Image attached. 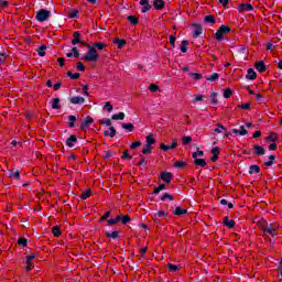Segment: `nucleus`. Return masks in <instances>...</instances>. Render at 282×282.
<instances>
[{
    "label": "nucleus",
    "mask_w": 282,
    "mask_h": 282,
    "mask_svg": "<svg viewBox=\"0 0 282 282\" xmlns=\"http://www.w3.org/2000/svg\"><path fill=\"white\" fill-rule=\"evenodd\" d=\"M85 47L88 48V52L82 56V61H87V63H96L100 55H98V51L93 47L90 44L84 43Z\"/></svg>",
    "instance_id": "obj_1"
},
{
    "label": "nucleus",
    "mask_w": 282,
    "mask_h": 282,
    "mask_svg": "<svg viewBox=\"0 0 282 282\" xmlns=\"http://www.w3.org/2000/svg\"><path fill=\"white\" fill-rule=\"evenodd\" d=\"M155 135L153 133H150L145 138V147L142 149L141 153L143 155H151L153 153V144H155Z\"/></svg>",
    "instance_id": "obj_2"
},
{
    "label": "nucleus",
    "mask_w": 282,
    "mask_h": 282,
    "mask_svg": "<svg viewBox=\"0 0 282 282\" xmlns=\"http://www.w3.org/2000/svg\"><path fill=\"white\" fill-rule=\"evenodd\" d=\"M279 224L278 223H273L270 225H267L262 228V232L264 235V237H276V235H279Z\"/></svg>",
    "instance_id": "obj_3"
},
{
    "label": "nucleus",
    "mask_w": 282,
    "mask_h": 282,
    "mask_svg": "<svg viewBox=\"0 0 282 282\" xmlns=\"http://www.w3.org/2000/svg\"><path fill=\"white\" fill-rule=\"evenodd\" d=\"M229 32L230 26L221 25L216 32V41H218V43H221V41H224V35L229 34Z\"/></svg>",
    "instance_id": "obj_4"
},
{
    "label": "nucleus",
    "mask_w": 282,
    "mask_h": 282,
    "mask_svg": "<svg viewBox=\"0 0 282 282\" xmlns=\"http://www.w3.org/2000/svg\"><path fill=\"white\" fill-rule=\"evenodd\" d=\"M50 14L51 12L45 10V9H41L40 11H37V13L35 14V19L36 21H39L40 23H44V21H47V19H50Z\"/></svg>",
    "instance_id": "obj_5"
},
{
    "label": "nucleus",
    "mask_w": 282,
    "mask_h": 282,
    "mask_svg": "<svg viewBox=\"0 0 282 282\" xmlns=\"http://www.w3.org/2000/svg\"><path fill=\"white\" fill-rule=\"evenodd\" d=\"M139 4L141 7L142 14H145V12H149V10H151V8H153V6H151V3H149V0H140Z\"/></svg>",
    "instance_id": "obj_6"
},
{
    "label": "nucleus",
    "mask_w": 282,
    "mask_h": 282,
    "mask_svg": "<svg viewBox=\"0 0 282 282\" xmlns=\"http://www.w3.org/2000/svg\"><path fill=\"white\" fill-rule=\"evenodd\" d=\"M160 178L163 182H166V184H171V181L173 180V174L171 172H162Z\"/></svg>",
    "instance_id": "obj_7"
},
{
    "label": "nucleus",
    "mask_w": 282,
    "mask_h": 282,
    "mask_svg": "<svg viewBox=\"0 0 282 282\" xmlns=\"http://www.w3.org/2000/svg\"><path fill=\"white\" fill-rule=\"evenodd\" d=\"M160 149H161V151H169V150H171V149H177V140H173L172 141V144L171 145H166V144H164V143H161L160 144Z\"/></svg>",
    "instance_id": "obj_8"
},
{
    "label": "nucleus",
    "mask_w": 282,
    "mask_h": 282,
    "mask_svg": "<svg viewBox=\"0 0 282 282\" xmlns=\"http://www.w3.org/2000/svg\"><path fill=\"white\" fill-rule=\"evenodd\" d=\"M193 30V39H198V36H202V24H192Z\"/></svg>",
    "instance_id": "obj_9"
},
{
    "label": "nucleus",
    "mask_w": 282,
    "mask_h": 282,
    "mask_svg": "<svg viewBox=\"0 0 282 282\" xmlns=\"http://www.w3.org/2000/svg\"><path fill=\"white\" fill-rule=\"evenodd\" d=\"M78 43H83L85 45V41L80 40V33L78 31H75L73 33L72 44L73 45H78Z\"/></svg>",
    "instance_id": "obj_10"
},
{
    "label": "nucleus",
    "mask_w": 282,
    "mask_h": 282,
    "mask_svg": "<svg viewBox=\"0 0 282 282\" xmlns=\"http://www.w3.org/2000/svg\"><path fill=\"white\" fill-rule=\"evenodd\" d=\"M112 43H115V45H117L118 50H122V47H124L127 45V41L126 40H121L119 37H115L112 40Z\"/></svg>",
    "instance_id": "obj_11"
},
{
    "label": "nucleus",
    "mask_w": 282,
    "mask_h": 282,
    "mask_svg": "<svg viewBox=\"0 0 282 282\" xmlns=\"http://www.w3.org/2000/svg\"><path fill=\"white\" fill-rule=\"evenodd\" d=\"M69 102H70L72 105H84L85 98H84V97H80V96L72 97V98L69 99Z\"/></svg>",
    "instance_id": "obj_12"
},
{
    "label": "nucleus",
    "mask_w": 282,
    "mask_h": 282,
    "mask_svg": "<svg viewBox=\"0 0 282 282\" xmlns=\"http://www.w3.org/2000/svg\"><path fill=\"white\" fill-rule=\"evenodd\" d=\"M169 214L165 213L164 210H160L154 215V221L155 224H160V219H164Z\"/></svg>",
    "instance_id": "obj_13"
},
{
    "label": "nucleus",
    "mask_w": 282,
    "mask_h": 282,
    "mask_svg": "<svg viewBox=\"0 0 282 282\" xmlns=\"http://www.w3.org/2000/svg\"><path fill=\"white\" fill-rule=\"evenodd\" d=\"M76 142H78V138H76V135L72 134V135L66 140V147H68L69 149H72V147H74V144H76Z\"/></svg>",
    "instance_id": "obj_14"
},
{
    "label": "nucleus",
    "mask_w": 282,
    "mask_h": 282,
    "mask_svg": "<svg viewBox=\"0 0 282 282\" xmlns=\"http://www.w3.org/2000/svg\"><path fill=\"white\" fill-rule=\"evenodd\" d=\"M252 10H254V8L250 3L241 4L239 7V12H252Z\"/></svg>",
    "instance_id": "obj_15"
},
{
    "label": "nucleus",
    "mask_w": 282,
    "mask_h": 282,
    "mask_svg": "<svg viewBox=\"0 0 282 282\" xmlns=\"http://www.w3.org/2000/svg\"><path fill=\"white\" fill-rule=\"evenodd\" d=\"M154 10H164V0H154L153 1Z\"/></svg>",
    "instance_id": "obj_16"
},
{
    "label": "nucleus",
    "mask_w": 282,
    "mask_h": 282,
    "mask_svg": "<svg viewBox=\"0 0 282 282\" xmlns=\"http://www.w3.org/2000/svg\"><path fill=\"white\" fill-rule=\"evenodd\" d=\"M231 133H236L238 135H248V130L243 126L240 127V129H232Z\"/></svg>",
    "instance_id": "obj_17"
},
{
    "label": "nucleus",
    "mask_w": 282,
    "mask_h": 282,
    "mask_svg": "<svg viewBox=\"0 0 282 282\" xmlns=\"http://www.w3.org/2000/svg\"><path fill=\"white\" fill-rule=\"evenodd\" d=\"M253 151L256 155H265V149L261 145H253Z\"/></svg>",
    "instance_id": "obj_18"
},
{
    "label": "nucleus",
    "mask_w": 282,
    "mask_h": 282,
    "mask_svg": "<svg viewBox=\"0 0 282 282\" xmlns=\"http://www.w3.org/2000/svg\"><path fill=\"white\" fill-rule=\"evenodd\" d=\"M256 69L258 72H260L261 74H263V72H265V64L263 63V61L257 62L256 63Z\"/></svg>",
    "instance_id": "obj_19"
},
{
    "label": "nucleus",
    "mask_w": 282,
    "mask_h": 282,
    "mask_svg": "<svg viewBox=\"0 0 282 282\" xmlns=\"http://www.w3.org/2000/svg\"><path fill=\"white\" fill-rule=\"evenodd\" d=\"M247 78L248 80H254L257 78V72H254L252 68H249L247 70Z\"/></svg>",
    "instance_id": "obj_20"
},
{
    "label": "nucleus",
    "mask_w": 282,
    "mask_h": 282,
    "mask_svg": "<svg viewBox=\"0 0 282 282\" xmlns=\"http://www.w3.org/2000/svg\"><path fill=\"white\" fill-rule=\"evenodd\" d=\"M267 140L269 142H279V134L276 132H270Z\"/></svg>",
    "instance_id": "obj_21"
},
{
    "label": "nucleus",
    "mask_w": 282,
    "mask_h": 282,
    "mask_svg": "<svg viewBox=\"0 0 282 282\" xmlns=\"http://www.w3.org/2000/svg\"><path fill=\"white\" fill-rule=\"evenodd\" d=\"M104 135L109 137V138H116V128L110 127L109 131H105Z\"/></svg>",
    "instance_id": "obj_22"
},
{
    "label": "nucleus",
    "mask_w": 282,
    "mask_h": 282,
    "mask_svg": "<svg viewBox=\"0 0 282 282\" xmlns=\"http://www.w3.org/2000/svg\"><path fill=\"white\" fill-rule=\"evenodd\" d=\"M95 50H99L102 51L105 50V47H107V44L102 43V42H96L91 45Z\"/></svg>",
    "instance_id": "obj_23"
},
{
    "label": "nucleus",
    "mask_w": 282,
    "mask_h": 282,
    "mask_svg": "<svg viewBox=\"0 0 282 282\" xmlns=\"http://www.w3.org/2000/svg\"><path fill=\"white\" fill-rule=\"evenodd\" d=\"M186 213H188V210L181 207H176L174 210V215H176L177 217L186 215Z\"/></svg>",
    "instance_id": "obj_24"
},
{
    "label": "nucleus",
    "mask_w": 282,
    "mask_h": 282,
    "mask_svg": "<svg viewBox=\"0 0 282 282\" xmlns=\"http://www.w3.org/2000/svg\"><path fill=\"white\" fill-rule=\"evenodd\" d=\"M224 224L227 226V228H235V220L229 219L228 217H225Z\"/></svg>",
    "instance_id": "obj_25"
},
{
    "label": "nucleus",
    "mask_w": 282,
    "mask_h": 282,
    "mask_svg": "<svg viewBox=\"0 0 282 282\" xmlns=\"http://www.w3.org/2000/svg\"><path fill=\"white\" fill-rule=\"evenodd\" d=\"M93 122H94V118L87 117L84 123H82V129H87V127H89V124H91Z\"/></svg>",
    "instance_id": "obj_26"
},
{
    "label": "nucleus",
    "mask_w": 282,
    "mask_h": 282,
    "mask_svg": "<svg viewBox=\"0 0 282 282\" xmlns=\"http://www.w3.org/2000/svg\"><path fill=\"white\" fill-rule=\"evenodd\" d=\"M188 41L186 40H183L182 43H181V52L183 54H186V52H188Z\"/></svg>",
    "instance_id": "obj_27"
},
{
    "label": "nucleus",
    "mask_w": 282,
    "mask_h": 282,
    "mask_svg": "<svg viewBox=\"0 0 282 282\" xmlns=\"http://www.w3.org/2000/svg\"><path fill=\"white\" fill-rule=\"evenodd\" d=\"M166 199H170V202H173L175 199V196L169 194V193H164L161 196V202H166Z\"/></svg>",
    "instance_id": "obj_28"
},
{
    "label": "nucleus",
    "mask_w": 282,
    "mask_h": 282,
    "mask_svg": "<svg viewBox=\"0 0 282 282\" xmlns=\"http://www.w3.org/2000/svg\"><path fill=\"white\" fill-rule=\"evenodd\" d=\"M52 109H61V99L58 97L53 99Z\"/></svg>",
    "instance_id": "obj_29"
},
{
    "label": "nucleus",
    "mask_w": 282,
    "mask_h": 282,
    "mask_svg": "<svg viewBox=\"0 0 282 282\" xmlns=\"http://www.w3.org/2000/svg\"><path fill=\"white\" fill-rule=\"evenodd\" d=\"M252 173H261V167L259 165H251L249 167V175H252Z\"/></svg>",
    "instance_id": "obj_30"
},
{
    "label": "nucleus",
    "mask_w": 282,
    "mask_h": 282,
    "mask_svg": "<svg viewBox=\"0 0 282 282\" xmlns=\"http://www.w3.org/2000/svg\"><path fill=\"white\" fill-rule=\"evenodd\" d=\"M216 127L217 128L214 129V133H224V131H226V127L221 123H217Z\"/></svg>",
    "instance_id": "obj_31"
},
{
    "label": "nucleus",
    "mask_w": 282,
    "mask_h": 282,
    "mask_svg": "<svg viewBox=\"0 0 282 282\" xmlns=\"http://www.w3.org/2000/svg\"><path fill=\"white\" fill-rule=\"evenodd\" d=\"M128 21L131 23V25H138V23H140V20L135 15H129Z\"/></svg>",
    "instance_id": "obj_32"
},
{
    "label": "nucleus",
    "mask_w": 282,
    "mask_h": 282,
    "mask_svg": "<svg viewBox=\"0 0 282 282\" xmlns=\"http://www.w3.org/2000/svg\"><path fill=\"white\" fill-rule=\"evenodd\" d=\"M206 80H209L210 83H215V80H219V74L213 73L209 77H206Z\"/></svg>",
    "instance_id": "obj_33"
},
{
    "label": "nucleus",
    "mask_w": 282,
    "mask_h": 282,
    "mask_svg": "<svg viewBox=\"0 0 282 282\" xmlns=\"http://www.w3.org/2000/svg\"><path fill=\"white\" fill-rule=\"evenodd\" d=\"M120 219H121V216L118 215L116 218L108 219V224H109V226H116V224H118V221H120Z\"/></svg>",
    "instance_id": "obj_34"
},
{
    "label": "nucleus",
    "mask_w": 282,
    "mask_h": 282,
    "mask_svg": "<svg viewBox=\"0 0 282 282\" xmlns=\"http://www.w3.org/2000/svg\"><path fill=\"white\" fill-rule=\"evenodd\" d=\"M68 120H69L68 127L70 129H74V127H75L74 122H76V116H74V115L68 116Z\"/></svg>",
    "instance_id": "obj_35"
},
{
    "label": "nucleus",
    "mask_w": 282,
    "mask_h": 282,
    "mask_svg": "<svg viewBox=\"0 0 282 282\" xmlns=\"http://www.w3.org/2000/svg\"><path fill=\"white\" fill-rule=\"evenodd\" d=\"M194 164L196 166H206V160H204V159H195Z\"/></svg>",
    "instance_id": "obj_36"
},
{
    "label": "nucleus",
    "mask_w": 282,
    "mask_h": 282,
    "mask_svg": "<svg viewBox=\"0 0 282 282\" xmlns=\"http://www.w3.org/2000/svg\"><path fill=\"white\" fill-rule=\"evenodd\" d=\"M122 129H127V131H133L135 129V127L133 126V123H122Z\"/></svg>",
    "instance_id": "obj_37"
},
{
    "label": "nucleus",
    "mask_w": 282,
    "mask_h": 282,
    "mask_svg": "<svg viewBox=\"0 0 282 282\" xmlns=\"http://www.w3.org/2000/svg\"><path fill=\"white\" fill-rule=\"evenodd\" d=\"M118 235H119L118 231L106 232V237H107L108 239H118Z\"/></svg>",
    "instance_id": "obj_38"
},
{
    "label": "nucleus",
    "mask_w": 282,
    "mask_h": 282,
    "mask_svg": "<svg viewBox=\"0 0 282 282\" xmlns=\"http://www.w3.org/2000/svg\"><path fill=\"white\" fill-rule=\"evenodd\" d=\"M68 76L69 78H72V80H76L78 78H80V73H72V70H68Z\"/></svg>",
    "instance_id": "obj_39"
},
{
    "label": "nucleus",
    "mask_w": 282,
    "mask_h": 282,
    "mask_svg": "<svg viewBox=\"0 0 282 282\" xmlns=\"http://www.w3.org/2000/svg\"><path fill=\"white\" fill-rule=\"evenodd\" d=\"M112 120H124V112H119L117 115H112Z\"/></svg>",
    "instance_id": "obj_40"
},
{
    "label": "nucleus",
    "mask_w": 282,
    "mask_h": 282,
    "mask_svg": "<svg viewBox=\"0 0 282 282\" xmlns=\"http://www.w3.org/2000/svg\"><path fill=\"white\" fill-rule=\"evenodd\" d=\"M52 232H53L54 237H61V227H58V226L53 227Z\"/></svg>",
    "instance_id": "obj_41"
},
{
    "label": "nucleus",
    "mask_w": 282,
    "mask_h": 282,
    "mask_svg": "<svg viewBox=\"0 0 282 282\" xmlns=\"http://www.w3.org/2000/svg\"><path fill=\"white\" fill-rule=\"evenodd\" d=\"M91 197V189H87L85 193H82L80 198L82 199H89Z\"/></svg>",
    "instance_id": "obj_42"
},
{
    "label": "nucleus",
    "mask_w": 282,
    "mask_h": 282,
    "mask_svg": "<svg viewBox=\"0 0 282 282\" xmlns=\"http://www.w3.org/2000/svg\"><path fill=\"white\" fill-rule=\"evenodd\" d=\"M166 188L165 184H160L158 187L154 188V195H159L161 191H164Z\"/></svg>",
    "instance_id": "obj_43"
},
{
    "label": "nucleus",
    "mask_w": 282,
    "mask_h": 282,
    "mask_svg": "<svg viewBox=\"0 0 282 282\" xmlns=\"http://www.w3.org/2000/svg\"><path fill=\"white\" fill-rule=\"evenodd\" d=\"M120 221L121 224L127 225L131 221V217L129 215L121 216Z\"/></svg>",
    "instance_id": "obj_44"
},
{
    "label": "nucleus",
    "mask_w": 282,
    "mask_h": 282,
    "mask_svg": "<svg viewBox=\"0 0 282 282\" xmlns=\"http://www.w3.org/2000/svg\"><path fill=\"white\" fill-rule=\"evenodd\" d=\"M209 102H210V105H217V102H218L217 93H212Z\"/></svg>",
    "instance_id": "obj_45"
},
{
    "label": "nucleus",
    "mask_w": 282,
    "mask_h": 282,
    "mask_svg": "<svg viewBox=\"0 0 282 282\" xmlns=\"http://www.w3.org/2000/svg\"><path fill=\"white\" fill-rule=\"evenodd\" d=\"M182 142H183L184 145L191 144V143L193 142V138H192V137H186V135H184V137L182 138Z\"/></svg>",
    "instance_id": "obj_46"
},
{
    "label": "nucleus",
    "mask_w": 282,
    "mask_h": 282,
    "mask_svg": "<svg viewBox=\"0 0 282 282\" xmlns=\"http://www.w3.org/2000/svg\"><path fill=\"white\" fill-rule=\"evenodd\" d=\"M18 246H23L25 248L28 246V239L21 237L18 239Z\"/></svg>",
    "instance_id": "obj_47"
},
{
    "label": "nucleus",
    "mask_w": 282,
    "mask_h": 282,
    "mask_svg": "<svg viewBox=\"0 0 282 282\" xmlns=\"http://www.w3.org/2000/svg\"><path fill=\"white\" fill-rule=\"evenodd\" d=\"M205 23H216L215 17L213 15H206L204 18Z\"/></svg>",
    "instance_id": "obj_48"
},
{
    "label": "nucleus",
    "mask_w": 282,
    "mask_h": 282,
    "mask_svg": "<svg viewBox=\"0 0 282 282\" xmlns=\"http://www.w3.org/2000/svg\"><path fill=\"white\" fill-rule=\"evenodd\" d=\"M78 14H79L78 10H73L69 12L68 18L69 19H78Z\"/></svg>",
    "instance_id": "obj_49"
},
{
    "label": "nucleus",
    "mask_w": 282,
    "mask_h": 282,
    "mask_svg": "<svg viewBox=\"0 0 282 282\" xmlns=\"http://www.w3.org/2000/svg\"><path fill=\"white\" fill-rule=\"evenodd\" d=\"M274 160H276V156L270 155V156H269V161H267V162L264 163L265 166H272V164H274Z\"/></svg>",
    "instance_id": "obj_50"
},
{
    "label": "nucleus",
    "mask_w": 282,
    "mask_h": 282,
    "mask_svg": "<svg viewBox=\"0 0 282 282\" xmlns=\"http://www.w3.org/2000/svg\"><path fill=\"white\" fill-rule=\"evenodd\" d=\"M192 156L194 158V160H197V158H204V151L198 150L197 152H194Z\"/></svg>",
    "instance_id": "obj_51"
},
{
    "label": "nucleus",
    "mask_w": 282,
    "mask_h": 282,
    "mask_svg": "<svg viewBox=\"0 0 282 282\" xmlns=\"http://www.w3.org/2000/svg\"><path fill=\"white\" fill-rule=\"evenodd\" d=\"M10 177H13V180H19V177H21V172H19V171H12L11 173H10Z\"/></svg>",
    "instance_id": "obj_52"
},
{
    "label": "nucleus",
    "mask_w": 282,
    "mask_h": 282,
    "mask_svg": "<svg viewBox=\"0 0 282 282\" xmlns=\"http://www.w3.org/2000/svg\"><path fill=\"white\" fill-rule=\"evenodd\" d=\"M104 109L110 113V111H113V106L108 101L105 104Z\"/></svg>",
    "instance_id": "obj_53"
},
{
    "label": "nucleus",
    "mask_w": 282,
    "mask_h": 282,
    "mask_svg": "<svg viewBox=\"0 0 282 282\" xmlns=\"http://www.w3.org/2000/svg\"><path fill=\"white\" fill-rule=\"evenodd\" d=\"M167 268L171 272H177V270H180V267L173 264V263H169Z\"/></svg>",
    "instance_id": "obj_54"
},
{
    "label": "nucleus",
    "mask_w": 282,
    "mask_h": 282,
    "mask_svg": "<svg viewBox=\"0 0 282 282\" xmlns=\"http://www.w3.org/2000/svg\"><path fill=\"white\" fill-rule=\"evenodd\" d=\"M99 124H106V127H111V120L110 119H101V120H99Z\"/></svg>",
    "instance_id": "obj_55"
},
{
    "label": "nucleus",
    "mask_w": 282,
    "mask_h": 282,
    "mask_svg": "<svg viewBox=\"0 0 282 282\" xmlns=\"http://www.w3.org/2000/svg\"><path fill=\"white\" fill-rule=\"evenodd\" d=\"M47 50V46H41L37 50L39 56H45V51Z\"/></svg>",
    "instance_id": "obj_56"
},
{
    "label": "nucleus",
    "mask_w": 282,
    "mask_h": 282,
    "mask_svg": "<svg viewBox=\"0 0 282 282\" xmlns=\"http://www.w3.org/2000/svg\"><path fill=\"white\" fill-rule=\"evenodd\" d=\"M232 96V90L230 88L225 89L224 98H230Z\"/></svg>",
    "instance_id": "obj_57"
},
{
    "label": "nucleus",
    "mask_w": 282,
    "mask_h": 282,
    "mask_svg": "<svg viewBox=\"0 0 282 282\" xmlns=\"http://www.w3.org/2000/svg\"><path fill=\"white\" fill-rule=\"evenodd\" d=\"M149 89L150 91L155 93L160 89V87L155 84H150Z\"/></svg>",
    "instance_id": "obj_58"
},
{
    "label": "nucleus",
    "mask_w": 282,
    "mask_h": 282,
    "mask_svg": "<svg viewBox=\"0 0 282 282\" xmlns=\"http://www.w3.org/2000/svg\"><path fill=\"white\" fill-rule=\"evenodd\" d=\"M191 76L194 78V80H202V74L199 73H191Z\"/></svg>",
    "instance_id": "obj_59"
},
{
    "label": "nucleus",
    "mask_w": 282,
    "mask_h": 282,
    "mask_svg": "<svg viewBox=\"0 0 282 282\" xmlns=\"http://www.w3.org/2000/svg\"><path fill=\"white\" fill-rule=\"evenodd\" d=\"M10 6V2L8 0H0V8L6 9Z\"/></svg>",
    "instance_id": "obj_60"
},
{
    "label": "nucleus",
    "mask_w": 282,
    "mask_h": 282,
    "mask_svg": "<svg viewBox=\"0 0 282 282\" xmlns=\"http://www.w3.org/2000/svg\"><path fill=\"white\" fill-rule=\"evenodd\" d=\"M175 41H177V37L175 35H170V44L172 47H175Z\"/></svg>",
    "instance_id": "obj_61"
},
{
    "label": "nucleus",
    "mask_w": 282,
    "mask_h": 282,
    "mask_svg": "<svg viewBox=\"0 0 282 282\" xmlns=\"http://www.w3.org/2000/svg\"><path fill=\"white\" fill-rule=\"evenodd\" d=\"M212 153L213 155H219V153H221V150L219 149V147H215L212 149Z\"/></svg>",
    "instance_id": "obj_62"
},
{
    "label": "nucleus",
    "mask_w": 282,
    "mask_h": 282,
    "mask_svg": "<svg viewBox=\"0 0 282 282\" xmlns=\"http://www.w3.org/2000/svg\"><path fill=\"white\" fill-rule=\"evenodd\" d=\"M138 147H142V142L135 141V142L131 143L130 149H138Z\"/></svg>",
    "instance_id": "obj_63"
},
{
    "label": "nucleus",
    "mask_w": 282,
    "mask_h": 282,
    "mask_svg": "<svg viewBox=\"0 0 282 282\" xmlns=\"http://www.w3.org/2000/svg\"><path fill=\"white\" fill-rule=\"evenodd\" d=\"M77 69H78V72H85V64H83V62H78Z\"/></svg>",
    "instance_id": "obj_64"
}]
</instances>
